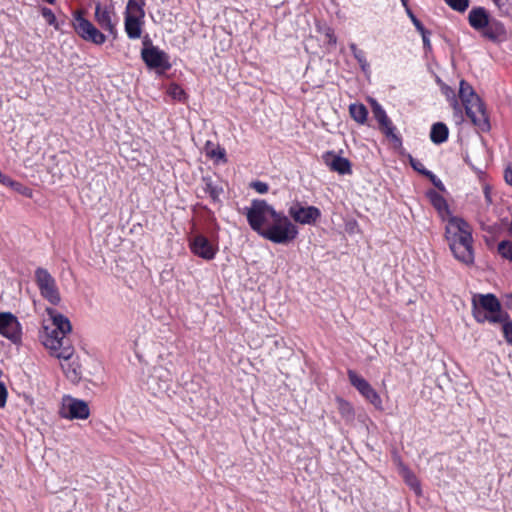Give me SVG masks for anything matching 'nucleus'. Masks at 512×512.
<instances>
[{
  "instance_id": "obj_1",
  "label": "nucleus",
  "mask_w": 512,
  "mask_h": 512,
  "mask_svg": "<svg viewBox=\"0 0 512 512\" xmlns=\"http://www.w3.org/2000/svg\"><path fill=\"white\" fill-rule=\"evenodd\" d=\"M248 225L259 236L280 245L292 243L298 236L299 230L289 216L276 211L264 199H253L249 207L242 210Z\"/></svg>"
},
{
  "instance_id": "obj_2",
  "label": "nucleus",
  "mask_w": 512,
  "mask_h": 512,
  "mask_svg": "<svg viewBox=\"0 0 512 512\" xmlns=\"http://www.w3.org/2000/svg\"><path fill=\"white\" fill-rule=\"evenodd\" d=\"M426 197L442 221H446L444 238L453 256L465 265L474 263L473 237L470 224L451 213L446 199L436 190L428 189Z\"/></svg>"
},
{
  "instance_id": "obj_3",
  "label": "nucleus",
  "mask_w": 512,
  "mask_h": 512,
  "mask_svg": "<svg viewBox=\"0 0 512 512\" xmlns=\"http://www.w3.org/2000/svg\"><path fill=\"white\" fill-rule=\"evenodd\" d=\"M442 92L450 101V105L454 111V116L459 118L460 121L463 120V107L465 109L466 116L479 132H489L491 130L490 118L486 105L466 80L462 79L460 81L459 98L461 100V104L457 100L455 91L451 87L444 85L442 87Z\"/></svg>"
},
{
  "instance_id": "obj_4",
  "label": "nucleus",
  "mask_w": 512,
  "mask_h": 512,
  "mask_svg": "<svg viewBox=\"0 0 512 512\" xmlns=\"http://www.w3.org/2000/svg\"><path fill=\"white\" fill-rule=\"evenodd\" d=\"M467 20L472 29L492 43L499 44L508 40V31L505 24L491 16L485 7H472Z\"/></svg>"
},
{
  "instance_id": "obj_5",
  "label": "nucleus",
  "mask_w": 512,
  "mask_h": 512,
  "mask_svg": "<svg viewBox=\"0 0 512 512\" xmlns=\"http://www.w3.org/2000/svg\"><path fill=\"white\" fill-rule=\"evenodd\" d=\"M506 313L499 299L492 293L476 294L472 298V315L478 323L488 321L498 324Z\"/></svg>"
},
{
  "instance_id": "obj_6",
  "label": "nucleus",
  "mask_w": 512,
  "mask_h": 512,
  "mask_svg": "<svg viewBox=\"0 0 512 512\" xmlns=\"http://www.w3.org/2000/svg\"><path fill=\"white\" fill-rule=\"evenodd\" d=\"M145 1L128 0L124 12V29L129 39L142 35L145 18Z\"/></svg>"
},
{
  "instance_id": "obj_7",
  "label": "nucleus",
  "mask_w": 512,
  "mask_h": 512,
  "mask_svg": "<svg viewBox=\"0 0 512 512\" xmlns=\"http://www.w3.org/2000/svg\"><path fill=\"white\" fill-rule=\"evenodd\" d=\"M83 9L72 12V26L79 37L95 45H102L106 41V35L102 33L91 21L85 18Z\"/></svg>"
},
{
  "instance_id": "obj_8",
  "label": "nucleus",
  "mask_w": 512,
  "mask_h": 512,
  "mask_svg": "<svg viewBox=\"0 0 512 512\" xmlns=\"http://www.w3.org/2000/svg\"><path fill=\"white\" fill-rule=\"evenodd\" d=\"M35 282L44 299L55 306L60 303L61 296L56 281L47 269L38 267L35 270Z\"/></svg>"
},
{
  "instance_id": "obj_9",
  "label": "nucleus",
  "mask_w": 512,
  "mask_h": 512,
  "mask_svg": "<svg viewBox=\"0 0 512 512\" xmlns=\"http://www.w3.org/2000/svg\"><path fill=\"white\" fill-rule=\"evenodd\" d=\"M140 56L146 67L159 75L165 74L172 67L169 55L159 47L141 49Z\"/></svg>"
},
{
  "instance_id": "obj_10",
  "label": "nucleus",
  "mask_w": 512,
  "mask_h": 512,
  "mask_svg": "<svg viewBox=\"0 0 512 512\" xmlns=\"http://www.w3.org/2000/svg\"><path fill=\"white\" fill-rule=\"evenodd\" d=\"M59 415L61 418L69 420H84L89 417L90 409L86 401L74 398L70 395H65L62 398Z\"/></svg>"
},
{
  "instance_id": "obj_11",
  "label": "nucleus",
  "mask_w": 512,
  "mask_h": 512,
  "mask_svg": "<svg viewBox=\"0 0 512 512\" xmlns=\"http://www.w3.org/2000/svg\"><path fill=\"white\" fill-rule=\"evenodd\" d=\"M288 215L295 223L301 225H315L321 218L322 213L316 206H305L295 201L288 209Z\"/></svg>"
},
{
  "instance_id": "obj_12",
  "label": "nucleus",
  "mask_w": 512,
  "mask_h": 512,
  "mask_svg": "<svg viewBox=\"0 0 512 512\" xmlns=\"http://www.w3.org/2000/svg\"><path fill=\"white\" fill-rule=\"evenodd\" d=\"M350 384L376 409H382V399L378 392L370 385V383L362 376L358 375L354 370L347 371Z\"/></svg>"
},
{
  "instance_id": "obj_13",
  "label": "nucleus",
  "mask_w": 512,
  "mask_h": 512,
  "mask_svg": "<svg viewBox=\"0 0 512 512\" xmlns=\"http://www.w3.org/2000/svg\"><path fill=\"white\" fill-rule=\"evenodd\" d=\"M0 335L16 345L22 341L21 324L11 312H0Z\"/></svg>"
},
{
  "instance_id": "obj_14",
  "label": "nucleus",
  "mask_w": 512,
  "mask_h": 512,
  "mask_svg": "<svg viewBox=\"0 0 512 512\" xmlns=\"http://www.w3.org/2000/svg\"><path fill=\"white\" fill-rule=\"evenodd\" d=\"M191 252L204 259L212 260L218 252V244L212 243L205 235L197 234L189 239Z\"/></svg>"
},
{
  "instance_id": "obj_15",
  "label": "nucleus",
  "mask_w": 512,
  "mask_h": 512,
  "mask_svg": "<svg viewBox=\"0 0 512 512\" xmlns=\"http://www.w3.org/2000/svg\"><path fill=\"white\" fill-rule=\"evenodd\" d=\"M322 160L332 172H337L340 175L352 174L351 161L337 155L334 151H326L323 153Z\"/></svg>"
},
{
  "instance_id": "obj_16",
  "label": "nucleus",
  "mask_w": 512,
  "mask_h": 512,
  "mask_svg": "<svg viewBox=\"0 0 512 512\" xmlns=\"http://www.w3.org/2000/svg\"><path fill=\"white\" fill-rule=\"evenodd\" d=\"M46 312L52 320V328L62 332V334H68L72 331L71 322L66 316L54 308H46Z\"/></svg>"
},
{
  "instance_id": "obj_17",
  "label": "nucleus",
  "mask_w": 512,
  "mask_h": 512,
  "mask_svg": "<svg viewBox=\"0 0 512 512\" xmlns=\"http://www.w3.org/2000/svg\"><path fill=\"white\" fill-rule=\"evenodd\" d=\"M67 334H62L59 339V344L55 345V349H51V354L57 357L58 359L68 360L74 354V347L71 344L69 338L66 337Z\"/></svg>"
},
{
  "instance_id": "obj_18",
  "label": "nucleus",
  "mask_w": 512,
  "mask_h": 512,
  "mask_svg": "<svg viewBox=\"0 0 512 512\" xmlns=\"http://www.w3.org/2000/svg\"><path fill=\"white\" fill-rule=\"evenodd\" d=\"M113 12V7L102 6L101 3H97L95 7V20L98 25L103 27L111 28V13Z\"/></svg>"
},
{
  "instance_id": "obj_19",
  "label": "nucleus",
  "mask_w": 512,
  "mask_h": 512,
  "mask_svg": "<svg viewBox=\"0 0 512 512\" xmlns=\"http://www.w3.org/2000/svg\"><path fill=\"white\" fill-rule=\"evenodd\" d=\"M449 137V129L443 122H436L432 125L430 131V139L434 144H442L447 141Z\"/></svg>"
},
{
  "instance_id": "obj_20",
  "label": "nucleus",
  "mask_w": 512,
  "mask_h": 512,
  "mask_svg": "<svg viewBox=\"0 0 512 512\" xmlns=\"http://www.w3.org/2000/svg\"><path fill=\"white\" fill-rule=\"evenodd\" d=\"M61 336L62 332H58V330L52 327L44 326L43 332L40 337L43 345L49 350H51L55 349L56 344H59V339Z\"/></svg>"
},
{
  "instance_id": "obj_21",
  "label": "nucleus",
  "mask_w": 512,
  "mask_h": 512,
  "mask_svg": "<svg viewBox=\"0 0 512 512\" xmlns=\"http://www.w3.org/2000/svg\"><path fill=\"white\" fill-rule=\"evenodd\" d=\"M380 131L393 142L394 148L402 146V137L395 133L396 127L393 125L391 119H387L385 123H379Z\"/></svg>"
},
{
  "instance_id": "obj_22",
  "label": "nucleus",
  "mask_w": 512,
  "mask_h": 512,
  "mask_svg": "<svg viewBox=\"0 0 512 512\" xmlns=\"http://www.w3.org/2000/svg\"><path fill=\"white\" fill-rule=\"evenodd\" d=\"M202 182L204 183V191L209 195L214 203H220V195L223 193V187L213 182L210 176H203Z\"/></svg>"
},
{
  "instance_id": "obj_23",
  "label": "nucleus",
  "mask_w": 512,
  "mask_h": 512,
  "mask_svg": "<svg viewBox=\"0 0 512 512\" xmlns=\"http://www.w3.org/2000/svg\"><path fill=\"white\" fill-rule=\"evenodd\" d=\"M401 476L407 486L412 489L416 495H421V484L415 473L410 470L407 466L401 465Z\"/></svg>"
},
{
  "instance_id": "obj_24",
  "label": "nucleus",
  "mask_w": 512,
  "mask_h": 512,
  "mask_svg": "<svg viewBox=\"0 0 512 512\" xmlns=\"http://www.w3.org/2000/svg\"><path fill=\"white\" fill-rule=\"evenodd\" d=\"M351 118L359 124H365L368 118V109L362 103H353L349 106Z\"/></svg>"
},
{
  "instance_id": "obj_25",
  "label": "nucleus",
  "mask_w": 512,
  "mask_h": 512,
  "mask_svg": "<svg viewBox=\"0 0 512 512\" xmlns=\"http://www.w3.org/2000/svg\"><path fill=\"white\" fill-rule=\"evenodd\" d=\"M317 32L324 34L325 43L330 48H335L337 44V37L335 35L334 29L327 25L325 22H317L316 23Z\"/></svg>"
},
{
  "instance_id": "obj_26",
  "label": "nucleus",
  "mask_w": 512,
  "mask_h": 512,
  "mask_svg": "<svg viewBox=\"0 0 512 512\" xmlns=\"http://www.w3.org/2000/svg\"><path fill=\"white\" fill-rule=\"evenodd\" d=\"M209 146H213V143L211 141H207L205 145L206 155L209 158L215 159L217 162H227L226 151L224 148L217 145L216 148H212L211 150H209Z\"/></svg>"
},
{
  "instance_id": "obj_27",
  "label": "nucleus",
  "mask_w": 512,
  "mask_h": 512,
  "mask_svg": "<svg viewBox=\"0 0 512 512\" xmlns=\"http://www.w3.org/2000/svg\"><path fill=\"white\" fill-rule=\"evenodd\" d=\"M349 48H350L354 58L357 60L358 64L360 65L361 70L363 72H366L369 69L370 65L367 62L365 52L363 50L359 49L355 43H351L349 45Z\"/></svg>"
},
{
  "instance_id": "obj_28",
  "label": "nucleus",
  "mask_w": 512,
  "mask_h": 512,
  "mask_svg": "<svg viewBox=\"0 0 512 512\" xmlns=\"http://www.w3.org/2000/svg\"><path fill=\"white\" fill-rule=\"evenodd\" d=\"M337 403H338L339 413L341 414V416L343 418H346V419L354 418V414H355L354 409L348 401L344 400L343 398H337Z\"/></svg>"
},
{
  "instance_id": "obj_29",
  "label": "nucleus",
  "mask_w": 512,
  "mask_h": 512,
  "mask_svg": "<svg viewBox=\"0 0 512 512\" xmlns=\"http://www.w3.org/2000/svg\"><path fill=\"white\" fill-rule=\"evenodd\" d=\"M499 324H502V331L506 342L512 345V320L508 313L504 314Z\"/></svg>"
},
{
  "instance_id": "obj_30",
  "label": "nucleus",
  "mask_w": 512,
  "mask_h": 512,
  "mask_svg": "<svg viewBox=\"0 0 512 512\" xmlns=\"http://www.w3.org/2000/svg\"><path fill=\"white\" fill-rule=\"evenodd\" d=\"M370 104H371L372 113L374 115V118L377 120V122L385 123V121L387 119H389V117L387 116L383 107L375 99H371Z\"/></svg>"
},
{
  "instance_id": "obj_31",
  "label": "nucleus",
  "mask_w": 512,
  "mask_h": 512,
  "mask_svg": "<svg viewBox=\"0 0 512 512\" xmlns=\"http://www.w3.org/2000/svg\"><path fill=\"white\" fill-rule=\"evenodd\" d=\"M40 12L50 26H53L55 30H61L60 22L57 20L54 12L50 8L42 7Z\"/></svg>"
},
{
  "instance_id": "obj_32",
  "label": "nucleus",
  "mask_w": 512,
  "mask_h": 512,
  "mask_svg": "<svg viewBox=\"0 0 512 512\" xmlns=\"http://www.w3.org/2000/svg\"><path fill=\"white\" fill-rule=\"evenodd\" d=\"M498 253L504 258L512 262V241L502 240L498 243Z\"/></svg>"
},
{
  "instance_id": "obj_33",
  "label": "nucleus",
  "mask_w": 512,
  "mask_h": 512,
  "mask_svg": "<svg viewBox=\"0 0 512 512\" xmlns=\"http://www.w3.org/2000/svg\"><path fill=\"white\" fill-rule=\"evenodd\" d=\"M13 191L19 193L22 196H25L27 198H32L33 196V190L29 188L28 186L22 184L21 182L12 181V184L9 186Z\"/></svg>"
},
{
  "instance_id": "obj_34",
  "label": "nucleus",
  "mask_w": 512,
  "mask_h": 512,
  "mask_svg": "<svg viewBox=\"0 0 512 512\" xmlns=\"http://www.w3.org/2000/svg\"><path fill=\"white\" fill-rule=\"evenodd\" d=\"M168 93L174 100L184 101L187 98L184 89L176 83L170 85Z\"/></svg>"
},
{
  "instance_id": "obj_35",
  "label": "nucleus",
  "mask_w": 512,
  "mask_h": 512,
  "mask_svg": "<svg viewBox=\"0 0 512 512\" xmlns=\"http://www.w3.org/2000/svg\"><path fill=\"white\" fill-rule=\"evenodd\" d=\"M446 4L459 13L465 12L470 4V0H444Z\"/></svg>"
},
{
  "instance_id": "obj_36",
  "label": "nucleus",
  "mask_w": 512,
  "mask_h": 512,
  "mask_svg": "<svg viewBox=\"0 0 512 512\" xmlns=\"http://www.w3.org/2000/svg\"><path fill=\"white\" fill-rule=\"evenodd\" d=\"M424 177H426L438 191L446 192V188L443 182L432 171L429 170L427 173H425Z\"/></svg>"
},
{
  "instance_id": "obj_37",
  "label": "nucleus",
  "mask_w": 512,
  "mask_h": 512,
  "mask_svg": "<svg viewBox=\"0 0 512 512\" xmlns=\"http://www.w3.org/2000/svg\"><path fill=\"white\" fill-rule=\"evenodd\" d=\"M407 15L410 18V20L412 21L416 30L420 34H424L427 29L424 27L423 23L416 17V15L413 13V11L411 10L410 7H407Z\"/></svg>"
},
{
  "instance_id": "obj_38",
  "label": "nucleus",
  "mask_w": 512,
  "mask_h": 512,
  "mask_svg": "<svg viewBox=\"0 0 512 512\" xmlns=\"http://www.w3.org/2000/svg\"><path fill=\"white\" fill-rule=\"evenodd\" d=\"M408 159H409V164L411 165V167L416 171L418 172L419 174H421L422 176H425V173H427L429 170L426 169L424 167V165L422 164L421 161H419L418 159L414 158L412 155H408Z\"/></svg>"
},
{
  "instance_id": "obj_39",
  "label": "nucleus",
  "mask_w": 512,
  "mask_h": 512,
  "mask_svg": "<svg viewBox=\"0 0 512 512\" xmlns=\"http://www.w3.org/2000/svg\"><path fill=\"white\" fill-rule=\"evenodd\" d=\"M250 187L253 188L259 194H265L269 191V185L266 182L259 180L252 181Z\"/></svg>"
},
{
  "instance_id": "obj_40",
  "label": "nucleus",
  "mask_w": 512,
  "mask_h": 512,
  "mask_svg": "<svg viewBox=\"0 0 512 512\" xmlns=\"http://www.w3.org/2000/svg\"><path fill=\"white\" fill-rule=\"evenodd\" d=\"M430 35H431V31H429L428 29L425 31L424 34H421L422 41H423V48H424L425 53L432 51V45H431V42L429 39Z\"/></svg>"
},
{
  "instance_id": "obj_41",
  "label": "nucleus",
  "mask_w": 512,
  "mask_h": 512,
  "mask_svg": "<svg viewBox=\"0 0 512 512\" xmlns=\"http://www.w3.org/2000/svg\"><path fill=\"white\" fill-rule=\"evenodd\" d=\"M8 391L6 385L0 380V408L5 407L7 402Z\"/></svg>"
},
{
  "instance_id": "obj_42",
  "label": "nucleus",
  "mask_w": 512,
  "mask_h": 512,
  "mask_svg": "<svg viewBox=\"0 0 512 512\" xmlns=\"http://www.w3.org/2000/svg\"><path fill=\"white\" fill-rule=\"evenodd\" d=\"M492 1L502 13H505V14L508 13L507 8H506L507 4H508V0H492Z\"/></svg>"
},
{
  "instance_id": "obj_43",
  "label": "nucleus",
  "mask_w": 512,
  "mask_h": 512,
  "mask_svg": "<svg viewBox=\"0 0 512 512\" xmlns=\"http://www.w3.org/2000/svg\"><path fill=\"white\" fill-rule=\"evenodd\" d=\"M142 45H143L142 49H150V48H157L158 47V46L153 45L152 40H151V38L149 37L148 34H146L143 37Z\"/></svg>"
},
{
  "instance_id": "obj_44",
  "label": "nucleus",
  "mask_w": 512,
  "mask_h": 512,
  "mask_svg": "<svg viewBox=\"0 0 512 512\" xmlns=\"http://www.w3.org/2000/svg\"><path fill=\"white\" fill-rule=\"evenodd\" d=\"M67 376L72 380V381H77L80 379V372L76 369V368H72V369H69L68 372H67Z\"/></svg>"
},
{
  "instance_id": "obj_45",
  "label": "nucleus",
  "mask_w": 512,
  "mask_h": 512,
  "mask_svg": "<svg viewBox=\"0 0 512 512\" xmlns=\"http://www.w3.org/2000/svg\"><path fill=\"white\" fill-rule=\"evenodd\" d=\"M504 179L508 185L512 186V168H511V166L506 167V169L504 171Z\"/></svg>"
},
{
  "instance_id": "obj_46",
  "label": "nucleus",
  "mask_w": 512,
  "mask_h": 512,
  "mask_svg": "<svg viewBox=\"0 0 512 512\" xmlns=\"http://www.w3.org/2000/svg\"><path fill=\"white\" fill-rule=\"evenodd\" d=\"M13 179L10 178L8 175L2 174L0 172V183L4 186L9 187L10 184H12Z\"/></svg>"
},
{
  "instance_id": "obj_47",
  "label": "nucleus",
  "mask_w": 512,
  "mask_h": 512,
  "mask_svg": "<svg viewBox=\"0 0 512 512\" xmlns=\"http://www.w3.org/2000/svg\"><path fill=\"white\" fill-rule=\"evenodd\" d=\"M103 30L107 31L113 39L117 38V29L115 23H111V28L109 27H103Z\"/></svg>"
},
{
  "instance_id": "obj_48",
  "label": "nucleus",
  "mask_w": 512,
  "mask_h": 512,
  "mask_svg": "<svg viewBox=\"0 0 512 512\" xmlns=\"http://www.w3.org/2000/svg\"><path fill=\"white\" fill-rule=\"evenodd\" d=\"M504 305L506 308L512 310V293H508L505 295Z\"/></svg>"
},
{
  "instance_id": "obj_49",
  "label": "nucleus",
  "mask_w": 512,
  "mask_h": 512,
  "mask_svg": "<svg viewBox=\"0 0 512 512\" xmlns=\"http://www.w3.org/2000/svg\"><path fill=\"white\" fill-rule=\"evenodd\" d=\"M464 162H465L468 166H470L473 170H476V168H475V167H474V165L472 164V162H471V160H470V158H469V156H468V155H466V156L464 157Z\"/></svg>"
},
{
  "instance_id": "obj_50",
  "label": "nucleus",
  "mask_w": 512,
  "mask_h": 512,
  "mask_svg": "<svg viewBox=\"0 0 512 512\" xmlns=\"http://www.w3.org/2000/svg\"><path fill=\"white\" fill-rule=\"evenodd\" d=\"M207 210H208V213H209V215H210V219H211V221H212V222L214 223V225L218 228V225H217V223H216V218H215V216H214V213H213L210 209H207Z\"/></svg>"
},
{
  "instance_id": "obj_51",
  "label": "nucleus",
  "mask_w": 512,
  "mask_h": 512,
  "mask_svg": "<svg viewBox=\"0 0 512 512\" xmlns=\"http://www.w3.org/2000/svg\"><path fill=\"white\" fill-rule=\"evenodd\" d=\"M484 193H485V198L488 202H491V198H490V193H489V190L488 188L486 187L485 190H484Z\"/></svg>"
},
{
  "instance_id": "obj_52",
  "label": "nucleus",
  "mask_w": 512,
  "mask_h": 512,
  "mask_svg": "<svg viewBox=\"0 0 512 512\" xmlns=\"http://www.w3.org/2000/svg\"><path fill=\"white\" fill-rule=\"evenodd\" d=\"M401 2H402V5L405 7V11L407 12V7H409L408 0H401Z\"/></svg>"
},
{
  "instance_id": "obj_53",
  "label": "nucleus",
  "mask_w": 512,
  "mask_h": 512,
  "mask_svg": "<svg viewBox=\"0 0 512 512\" xmlns=\"http://www.w3.org/2000/svg\"><path fill=\"white\" fill-rule=\"evenodd\" d=\"M65 23V21H61L60 22V27L62 28L63 24Z\"/></svg>"
},
{
  "instance_id": "obj_54",
  "label": "nucleus",
  "mask_w": 512,
  "mask_h": 512,
  "mask_svg": "<svg viewBox=\"0 0 512 512\" xmlns=\"http://www.w3.org/2000/svg\"><path fill=\"white\" fill-rule=\"evenodd\" d=\"M212 148H216L214 144L213 146H209V150H211Z\"/></svg>"
}]
</instances>
